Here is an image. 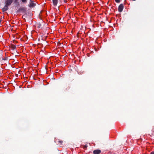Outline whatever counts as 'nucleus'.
Returning <instances> with one entry per match:
<instances>
[{
  "instance_id": "f257e3e1",
  "label": "nucleus",
  "mask_w": 154,
  "mask_h": 154,
  "mask_svg": "<svg viewBox=\"0 0 154 154\" xmlns=\"http://www.w3.org/2000/svg\"><path fill=\"white\" fill-rule=\"evenodd\" d=\"M14 0H5V5L2 9V12H4L7 11L9 6L13 2Z\"/></svg>"
},
{
  "instance_id": "f03ea898",
  "label": "nucleus",
  "mask_w": 154,
  "mask_h": 154,
  "mask_svg": "<svg viewBox=\"0 0 154 154\" xmlns=\"http://www.w3.org/2000/svg\"><path fill=\"white\" fill-rule=\"evenodd\" d=\"M124 8V5L123 4H121L118 7V11L119 12H121L122 11Z\"/></svg>"
},
{
  "instance_id": "7ed1b4c3",
  "label": "nucleus",
  "mask_w": 154,
  "mask_h": 154,
  "mask_svg": "<svg viewBox=\"0 0 154 154\" xmlns=\"http://www.w3.org/2000/svg\"><path fill=\"white\" fill-rule=\"evenodd\" d=\"M30 2L29 4V7L30 8H32L36 5L35 3H34V2L32 1L31 0H30Z\"/></svg>"
},
{
  "instance_id": "20e7f679",
  "label": "nucleus",
  "mask_w": 154,
  "mask_h": 154,
  "mask_svg": "<svg viewBox=\"0 0 154 154\" xmlns=\"http://www.w3.org/2000/svg\"><path fill=\"white\" fill-rule=\"evenodd\" d=\"M101 152V151L100 149H96L93 152L94 154H99Z\"/></svg>"
},
{
  "instance_id": "39448f33",
  "label": "nucleus",
  "mask_w": 154,
  "mask_h": 154,
  "mask_svg": "<svg viewBox=\"0 0 154 154\" xmlns=\"http://www.w3.org/2000/svg\"><path fill=\"white\" fill-rule=\"evenodd\" d=\"M53 5L55 6H57L58 4V0H52Z\"/></svg>"
},
{
  "instance_id": "423d86ee",
  "label": "nucleus",
  "mask_w": 154,
  "mask_h": 154,
  "mask_svg": "<svg viewBox=\"0 0 154 154\" xmlns=\"http://www.w3.org/2000/svg\"><path fill=\"white\" fill-rule=\"evenodd\" d=\"M20 10H21V11H23V12H25L26 11V9L24 7H22L20 8Z\"/></svg>"
},
{
  "instance_id": "0eeeda50",
  "label": "nucleus",
  "mask_w": 154,
  "mask_h": 154,
  "mask_svg": "<svg viewBox=\"0 0 154 154\" xmlns=\"http://www.w3.org/2000/svg\"><path fill=\"white\" fill-rule=\"evenodd\" d=\"M11 48L13 49V50H14L16 48V45H12Z\"/></svg>"
},
{
  "instance_id": "6e6552de",
  "label": "nucleus",
  "mask_w": 154,
  "mask_h": 154,
  "mask_svg": "<svg viewBox=\"0 0 154 154\" xmlns=\"http://www.w3.org/2000/svg\"><path fill=\"white\" fill-rule=\"evenodd\" d=\"M23 3L26 4L27 3V0H20Z\"/></svg>"
},
{
  "instance_id": "1a4fd4ad",
  "label": "nucleus",
  "mask_w": 154,
  "mask_h": 154,
  "mask_svg": "<svg viewBox=\"0 0 154 154\" xmlns=\"http://www.w3.org/2000/svg\"><path fill=\"white\" fill-rule=\"evenodd\" d=\"M2 56V52L1 51H0V59H1Z\"/></svg>"
},
{
  "instance_id": "9d476101",
  "label": "nucleus",
  "mask_w": 154,
  "mask_h": 154,
  "mask_svg": "<svg viewBox=\"0 0 154 154\" xmlns=\"http://www.w3.org/2000/svg\"><path fill=\"white\" fill-rule=\"evenodd\" d=\"M115 2L117 3H119L122 0H115Z\"/></svg>"
},
{
  "instance_id": "9b49d317",
  "label": "nucleus",
  "mask_w": 154,
  "mask_h": 154,
  "mask_svg": "<svg viewBox=\"0 0 154 154\" xmlns=\"http://www.w3.org/2000/svg\"><path fill=\"white\" fill-rule=\"evenodd\" d=\"M1 60H6L7 59H6V58H3L2 57H2L1 58V59H0Z\"/></svg>"
},
{
  "instance_id": "f8f14e48",
  "label": "nucleus",
  "mask_w": 154,
  "mask_h": 154,
  "mask_svg": "<svg viewBox=\"0 0 154 154\" xmlns=\"http://www.w3.org/2000/svg\"><path fill=\"white\" fill-rule=\"evenodd\" d=\"M87 146H88L87 145H85L83 146V148L84 149H86Z\"/></svg>"
},
{
  "instance_id": "ddd939ff",
  "label": "nucleus",
  "mask_w": 154,
  "mask_h": 154,
  "mask_svg": "<svg viewBox=\"0 0 154 154\" xmlns=\"http://www.w3.org/2000/svg\"><path fill=\"white\" fill-rule=\"evenodd\" d=\"M21 11V10H20V8H19V9L17 11V13H20Z\"/></svg>"
},
{
  "instance_id": "4468645a",
  "label": "nucleus",
  "mask_w": 154,
  "mask_h": 154,
  "mask_svg": "<svg viewBox=\"0 0 154 154\" xmlns=\"http://www.w3.org/2000/svg\"><path fill=\"white\" fill-rule=\"evenodd\" d=\"M18 1V0H14V2L15 3H16Z\"/></svg>"
},
{
  "instance_id": "2eb2a0df",
  "label": "nucleus",
  "mask_w": 154,
  "mask_h": 154,
  "mask_svg": "<svg viewBox=\"0 0 154 154\" xmlns=\"http://www.w3.org/2000/svg\"><path fill=\"white\" fill-rule=\"evenodd\" d=\"M41 24H39L38 25V27L40 28L41 27Z\"/></svg>"
},
{
  "instance_id": "dca6fc26",
  "label": "nucleus",
  "mask_w": 154,
  "mask_h": 154,
  "mask_svg": "<svg viewBox=\"0 0 154 154\" xmlns=\"http://www.w3.org/2000/svg\"><path fill=\"white\" fill-rule=\"evenodd\" d=\"M59 142L61 144H62L63 143V141L62 140H60L59 141Z\"/></svg>"
},
{
  "instance_id": "f3484780",
  "label": "nucleus",
  "mask_w": 154,
  "mask_h": 154,
  "mask_svg": "<svg viewBox=\"0 0 154 154\" xmlns=\"http://www.w3.org/2000/svg\"><path fill=\"white\" fill-rule=\"evenodd\" d=\"M150 154H154V151L151 152Z\"/></svg>"
}]
</instances>
